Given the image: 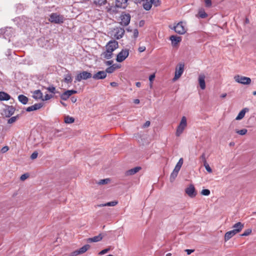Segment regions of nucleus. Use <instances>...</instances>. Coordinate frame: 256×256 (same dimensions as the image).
<instances>
[{
    "label": "nucleus",
    "mask_w": 256,
    "mask_h": 256,
    "mask_svg": "<svg viewBox=\"0 0 256 256\" xmlns=\"http://www.w3.org/2000/svg\"><path fill=\"white\" fill-rule=\"evenodd\" d=\"M252 230L251 229H247L246 230H245V231L244 232L241 234L242 236H248V235H250L251 233H252Z\"/></svg>",
    "instance_id": "4c0bfd02"
},
{
    "label": "nucleus",
    "mask_w": 256,
    "mask_h": 256,
    "mask_svg": "<svg viewBox=\"0 0 256 256\" xmlns=\"http://www.w3.org/2000/svg\"><path fill=\"white\" fill-rule=\"evenodd\" d=\"M64 82L67 84L71 83L72 82V76L70 74H66L64 78Z\"/></svg>",
    "instance_id": "2f4dec72"
},
{
    "label": "nucleus",
    "mask_w": 256,
    "mask_h": 256,
    "mask_svg": "<svg viewBox=\"0 0 256 256\" xmlns=\"http://www.w3.org/2000/svg\"><path fill=\"white\" fill-rule=\"evenodd\" d=\"M68 90V92L70 93V96H72L73 94H75L77 93V91H76L75 90Z\"/></svg>",
    "instance_id": "e2e57ef3"
},
{
    "label": "nucleus",
    "mask_w": 256,
    "mask_h": 256,
    "mask_svg": "<svg viewBox=\"0 0 256 256\" xmlns=\"http://www.w3.org/2000/svg\"><path fill=\"white\" fill-rule=\"evenodd\" d=\"M146 49V46H141L138 48V50L140 52H142L145 51Z\"/></svg>",
    "instance_id": "5fc2aeb1"
},
{
    "label": "nucleus",
    "mask_w": 256,
    "mask_h": 256,
    "mask_svg": "<svg viewBox=\"0 0 256 256\" xmlns=\"http://www.w3.org/2000/svg\"><path fill=\"white\" fill-rule=\"evenodd\" d=\"M187 126V120L186 116L182 117L180 123L177 127L176 135L177 136H180L183 132L184 130Z\"/></svg>",
    "instance_id": "f03ea898"
},
{
    "label": "nucleus",
    "mask_w": 256,
    "mask_h": 256,
    "mask_svg": "<svg viewBox=\"0 0 256 256\" xmlns=\"http://www.w3.org/2000/svg\"><path fill=\"white\" fill-rule=\"evenodd\" d=\"M128 0H116V6L118 8H124L126 7Z\"/></svg>",
    "instance_id": "2eb2a0df"
},
{
    "label": "nucleus",
    "mask_w": 256,
    "mask_h": 256,
    "mask_svg": "<svg viewBox=\"0 0 256 256\" xmlns=\"http://www.w3.org/2000/svg\"><path fill=\"white\" fill-rule=\"evenodd\" d=\"M92 77V74L91 73L88 72L86 71H83L82 72H80L77 74L75 78V82H80L82 80H87Z\"/></svg>",
    "instance_id": "6e6552de"
},
{
    "label": "nucleus",
    "mask_w": 256,
    "mask_h": 256,
    "mask_svg": "<svg viewBox=\"0 0 256 256\" xmlns=\"http://www.w3.org/2000/svg\"><path fill=\"white\" fill-rule=\"evenodd\" d=\"M124 34V30L123 28L116 27L111 32V36L117 40L122 38Z\"/></svg>",
    "instance_id": "7ed1b4c3"
},
{
    "label": "nucleus",
    "mask_w": 256,
    "mask_h": 256,
    "mask_svg": "<svg viewBox=\"0 0 256 256\" xmlns=\"http://www.w3.org/2000/svg\"><path fill=\"white\" fill-rule=\"evenodd\" d=\"M110 250V248H105V249L101 250L100 252H99L98 254L103 255V254L107 253Z\"/></svg>",
    "instance_id": "79ce46f5"
},
{
    "label": "nucleus",
    "mask_w": 256,
    "mask_h": 256,
    "mask_svg": "<svg viewBox=\"0 0 256 256\" xmlns=\"http://www.w3.org/2000/svg\"><path fill=\"white\" fill-rule=\"evenodd\" d=\"M155 78V74H151L150 77H149V80L150 82V87L152 86V81L154 80V78Z\"/></svg>",
    "instance_id": "de8ad7c7"
},
{
    "label": "nucleus",
    "mask_w": 256,
    "mask_h": 256,
    "mask_svg": "<svg viewBox=\"0 0 256 256\" xmlns=\"http://www.w3.org/2000/svg\"><path fill=\"white\" fill-rule=\"evenodd\" d=\"M102 234H99L98 236H94L92 238H89L88 240V242H98L101 240L102 239Z\"/></svg>",
    "instance_id": "4be33fe9"
},
{
    "label": "nucleus",
    "mask_w": 256,
    "mask_h": 256,
    "mask_svg": "<svg viewBox=\"0 0 256 256\" xmlns=\"http://www.w3.org/2000/svg\"><path fill=\"white\" fill-rule=\"evenodd\" d=\"M42 106V104H36L34 105L28 106L26 108L27 112H31L33 110H39Z\"/></svg>",
    "instance_id": "a211bd4d"
},
{
    "label": "nucleus",
    "mask_w": 256,
    "mask_h": 256,
    "mask_svg": "<svg viewBox=\"0 0 256 256\" xmlns=\"http://www.w3.org/2000/svg\"><path fill=\"white\" fill-rule=\"evenodd\" d=\"M90 248L89 244H86L78 250L80 254H82L86 252Z\"/></svg>",
    "instance_id": "c85d7f7f"
},
{
    "label": "nucleus",
    "mask_w": 256,
    "mask_h": 256,
    "mask_svg": "<svg viewBox=\"0 0 256 256\" xmlns=\"http://www.w3.org/2000/svg\"><path fill=\"white\" fill-rule=\"evenodd\" d=\"M138 35V32L137 29H135L134 31V38H136Z\"/></svg>",
    "instance_id": "13d9d810"
},
{
    "label": "nucleus",
    "mask_w": 256,
    "mask_h": 256,
    "mask_svg": "<svg viewBox=\"0 0 256 256\" xmlns=\"http://www.w3.org/2000/svg\"><path fill=\"white\" fill-rule=\"evenodd\" d=\"M183 164V158H180L178 162L177 163L176 165L178 166H180V168L182 167V166Z\"/></svg>",
    "instance_id": "6e6d98bb"
},
{
    "label": "nucleus",
    "mask_w": 256,
    "mask_h": 256,
    "mask_svg": "<svg viewBox=\"0 0 256 256\" xmlns=\"http://www.w3.org/2000/svg\"><path fill=\"white\" fill-rule=\"evenodd\" d=\"M118 201H112L110 202H108L106 203V206H116L118 204Z\"/></svg>",
    "instance_id": "e433bc0d"
},
{
    "label": "nucleus",
    "mask_w": 256,
    "mask_h": 256,
    "mask_svg": "<svg viewBox=\"0 0 256 256\" xmlns=\"http://www.w3.org/2000/svg\"><path fill=\"white\" fill-rule=\"evenodd\" d=\"M150 2L155 6H158L160 4V0H150Z\"/></svg>",
    "instance_id": "a18cd8bd"
},
{
    "label": "nucleus",
    "mask_w": 256,
    "mask_h": 256,
    "mask_svg": "<svg viewBox=\"0 0 256 256\" xmlns=\"http://www.w3.org/2000/svg\"><path fill=\"white\" fill-rule=\"evenodd\" d=\"M70 93L68 92V90H66V91L65 92H63L61 95H60V98L62 100H67L69 98L70 96Z\"/></svg>",
    "instance_id": "bb28decb"
},
{
    "label": "nucleus",
    "mask_w": 256,
    "mask_h": 256,
    "mask_svg": "<svg viewBox=\"0 0 256 256\" xmlns=\"http://www.w3.org/2000/svg\"><path fill=\"white\" fill-rule=\"evenodd\" d=\"M204 165L206 169V170L208 172H212V168H210V166L208 165V164L206 162L205 164H204Z\"/></svg>",
    "instance_id": "37998d69"
},
{
    "label": "nucleus",
    "mask_w": 256,
    "mask_h": 256,
    "mask_svg": "<svg viewBox=\"0 0 256 256\" xmlns=\"http://www.w3.org/2000/svg\"><path fill=\"white\" fill-rule=\"evenodd\" d=\"M235 81L243 84H250L251 83V79L248 77L236 75L234 77Z\"/></svg>",
    "instance_id": "0eeeda50"
},
{
    "label": "nucleus",
    "mask_w": 256,
    "mask_h": 256,
    "mask_svg": "<svg viewBox=\"0 0 256 256\" xmlns=\"http://www.w3.org/2000/svg\"><path fill=\"white\" fill-rule=\"evenodd\" d=\"M112 62H113L112 60H108L106 62V64L107 66H110V65L112 64Z\"/></svg>",
    "instance_id": "69168bd1"
},
{
    "label": "nucleus",
    "mask_w": 256,
    "mask_h": 256,
    "mask_svg": "<svg viewBox=\"0 0 256 256\" xmlns=\"http://www.w3.org/2000/svg\"><path fill=\"white\" fill-rule=\"evenodd\" d=\"M170 40L172 41V44L173 46H176L179 42L182 40V38L180 36H172L170 38Z\"/></svg>",
    "instance_id": "4468645a"
},
{
    "label": "nucleus",
    "mask_w": 256,
    "mask_h": 256,
    "mask_svg": "<svg viewBox=\"0 0 256 256\" xmlns=\"http://www.w3.org/2000/svg\"><path fill=\"white\" fill-rule=\"evenodd\" d=\"M112 66L114 67V70L120 68L121 67V66L118 64H112Z\"/></svg>",
    "instance_id": "680f3d73"
},
{
    "label": "nucleus",
    "mask_w": 256,
    "mask_h": 256,
    "mask_svg": "<svg viewBox=\"0 0 256 256\" xmlns=\"http://www.w3.org/2000/svg\"><path fill=\"white\" fill-rule=\"evenodd\" d=\"M106 74L105 71H99L93 75L92 78L94 80H101L106 78Z\"/></svg>",
    "instance_id": "ddd939ff"
},
{
    "label": "nucleus",
    "mask_w": 256,
    "mask_h": 256,
    "mask_svg": "<svg viewBox=\"0 0 256 256\" xmlns=\"http://www.w3.org/2000/svg\"><path fill=\"white\" fill-rule=\"evenodd\" d=\"M74 122V118L68 116H65L64 122L66 124H72Z\"/></svg>",
    "instance_id": "c756f323"
},
{
    "label": "nucleus",
    "mask_w": 256,
    "mask_h": 256,
    "mask_svg": "<svg viewBox=\"0 0 256 256\" xmlns=\"http://www.w3.org/2000/svg\"><path fill=\"white\" fill-rule=\"evenodd\" d=\"M247 132L248 130L246 128H243L240 130H236V132L241 136L245 135Z\"/></svg>",
    "instance_id": "7c9ffc66"
},
{
    "label": "nucleus",
    "mask_w": 256,
    "mask_h": 256,
    "mask_svg": "<svg viewBox=\"0 0 256 256\" xmlns=\"http://www.w3.org/2000/svg\"><path fill=\"white\" fill-rule=\"evenodd\" d=\"M46 90H48L52 94L56 93V88L53 86L47 88Z\"/></svg>",
    "instance_id": "a19ab883"
},
{
    "label": "nucleus",
    "mask_w": 256,
    "mask_h": 256,
    "mask_svg": "<svg viewBox=\"0 0 256 256\" xmlns=\"http://www.w3.org/2000/svg\"><path fill=\"white\" fill-rule=\"evenodd\" d=\"M249 110L248 108H243L238 114L236 118V120H240L242 119L246 113V112H248Z\"/></svg>",
    "instance_id": "aec40b11"
},
{
    "label": "nucleus",
    "mask_w": 256,
    "mask_h": 256,
    "mask_svg": "<svg viewBox=\"0 0 256 256\" xmlns=\"http://www.w3.org/2000/svg\"><path fill=\"white\" fill-rule=\"evenodd\" d=\"M18 99L20 102H21L22 104H26L28 100V98L26 96L22 94L18 96Z\"/></svg>",
    "instance_id": "a878e982"
},
{
    "label": "nucleus",
    "mask_w": 256,
    "mask_h": 256,
    "mask_svg": "<svg viewBox=\"0 0 256 256\" xmlns=\"http://www.w3.org/2000/svg\"><path fill=\"white\" fill-rule=\"evenodd\" d=\"M43 94L40 90H36L33 93V98L35 99H42Z\"/></svg>",
    "instance_id": "b1692460"
},
{
    "label": "nucleus",
    "mask_w": 256,
    "mask_h": 256,
    "mask_svg": "<svg viewBox=\"0 0 256 256\" xmlns=\"http://www.w3.org/2000/svg\"><path fill=\"white\" fill-rule=\"evenodd\" d=\"M9 150V148L8 146H4L0 150L1 152L2 153H4L8 151Z\"/></svg>",
    "instance_id": "864d4df0"
},
{
    "label": "nucleus",
    "mask_w": 256,
    "mask_h": 256,
    "mask_svg": "<svg viewBox=\"0 0 256 256\" xmlns=\"http://www.w3.org/2000/svg\"><path fill=\"white\" fill-rule=\"evenodd\" d=\"M64 18L62 16L57 14L56 13H52L49 18V21L54 24L63 23Z\"/></svg>",
    "instance_id": "423d86ee"
},
{
    "label": "nucleus",
    "mask_w": 256,
    "mask_h": 256,
    "mask_svg": "<svg viewBox=\"0 0 256 256\" xmlns=\"http://www.w3.org/2000/svg\"><path fill=\"white\" fill-rule=\"evenodd\" d=\"M180 166H178L176 164V166H175V168H174L173 171L178 174V172L180 171Z\"/></svg>",
    "instance_id": "bf43d9fd"
},
{
    "label": "nucleus",
    "mask_w": 256,
    "mask_h": 256,
    "mask_svg": "<svg viewBox=\"0 0 256 256\" xmlns=\"http://www.w3.org/2000/svg\"><path fill=\"white\" fill-rule=\"evenodd\" d=\"M38 153L36 152H34L32 154V155L30 156V158L32 160H34L38 157Z\"/></svg>",
    "instance_id": "3c124183"
},
{
    "label": "nucleus",
    "mask_w": 256,
    "mask_h": 256,
    "mask_svg": "<svg viewBox=\"0 0 256 256\" xmlns=\"http://www.w3.org/2000/svg\"><path fill=\"white\" fill-rule=\"evenodd\" d=\"M152 4L150 2H146L143 4L144 8L146 10H150L152 8Z\"/></svg>",
    "instance_id": "72a5a7b5"
},
{
    "label": "nucleus",
    "mask_w": 256,
    "mask_h": 256,
    "mask_svg": "<svg viewBox=\"0 0 256 256\" xmlns=\"http://www.w3.org/2000/svg\"><path fill=\"white\" fill-rule=\"evenodd\" d=\"M200 158L202 159V160L204 164H205V163L207 162L206 160V154H204V153L202 154V156H200Z\"/></svg>",
    "instance_id": "603ef678"
},
{
    "label": "nucleus",
    "mask_w": 256,
    "mask_h": 256,
    "mask_svg": "<svg viewBox=\"0 0 256 256\" xmlns=\"http://www.w3.org/2000/svg\"><path fill=\"white\" fill-rule=\"evenodd\" d=\"M185 192L186 194L190 198H194L196 195V191L194 186L192 184L189 186L186 189Z\"/></svg>",
    "instance_id": "9b49d317"
},
{
    "label": "nucleus",
    "mask_w": 256,
    "mask_h": 256,
    "mask_svg": "<svg viewBox=\"0 0 256 256\" xmlns=\"http://www.w3.org/2000/svg\"><path fill=\"white\" fill-rule=\"evenodd\" d=\"M140 100L138 99H135L134 100V102L135 104H138L140 103Z\"/></svg>",
    "instance_id": "774afa93"
},
{
    "label": "nucleus",
    "mask_w": 256,
    "mask_h": 256,
    "mask_svg": "<svg viewBox=\"0 0 256 256\" xmlns=\"http://www.w3.org/2000/svg\"><path fill=\"white\" fill-rule=\"evenodd\" d=\"M19 118V116L18 115L16 116H12L9 118L8 120V123L9 124H12L14 122Z\"/></svg>",
    "instance_id": "473e14b6"
},
{
    "label": "nucleus",
    "mask_w": 256,
    "mask_h": 256,
    "mask_svg": "<svg viewBox=\"0 0 256 256\" xmlns=\"http://www.w3.org/2000/svg\"><path fill=\"white\" fill-rule=\"evenodd\" d=\"M236 234L233 230L228 231L225 234L224 240L226 242Z\"/></svg>",
    "instance_id": "5701e85b"
},
{
    "label": "nucleus",
    "mask_w": 256,
    "mask_h": 256,
    "mask_svg": "<svg viewBox=\"0 0 256 256\" xmlns=\"http://www.w3.org/2000/svg\"><path fill=\"white\" fill-rule=\"evenodd\" d=\"M129 50L124 48L122 49L118 54L116 60L118 62L124 61L129 56Z\"/></svg>",
    "instance_id": "39448f33"
},
{
    "label": "nucleus",
    "mask_w": 256,
    "mask_h": 256,
    "mask_svg": "<svg viewBox=\"0 0 256 256\" xmlns=\"http://www.w3.org/2000/svg\"><path fill=\"white\" fill-rule=\"evenodd\" d=\"M52 95L46 94L44 96V98L43 97L42 98V100L43 101L47 100H48L50 99L51 98H52Z\"/></svg>",
    "instance_id": "c03bdc74"
},
{
    "label": "nucleus",
    "mask_w": 256,
    "mask_h": 256,
    "mask_svg": "<svg viewBox=\"0 0 256 256\" xmlns=\"http://www.w3.org/2000/svg\"><path fill=\"white\" fill-rule=\"evenodd\" d=\"M94 4L98 6H101L105 4L107 1L106 0H92Z\"/></svg>",
    "instance_id": "cd10ccee"
},
{
    "label": "nucleus",
    "mask_w": 256,
    "mask_h": 256,
    "mask_svg": "<svg viewBox=\"0 0 256 256\" xmlns=\"http://www.w3.org/2000/svg\"><path fill=\"white\" fill-rule=\"evenodd\" d=\"M110 84L112 87H116L118 86V84L116 82H112Z\"/></svg>",
    "instance_id": "0e129e2a"
},
{
    "label": "nucleus",
    "mask_w": 256,
    "mask_h": 256,
    "mask_svg": "<svg viewBox=\"0 0 256 256\" xmlns=\"http://www.w3.org/2000/svg\"><path fill=\"white\" fill-rule=\"evenodd\" d=\"M105 47L106 50L102 54V56L108 60L112 58L113 52L118 48V44L115 40H111L107 43Z\"/></svg>",
    "instance_id": "f257e3e1"
},
{
    "label": "nucleus",
    "mask_w": 256,
    "mask_h": 256,
    "mask_svg": "<svg viewBox=\"0 0 256 256\" xmlns=\"http://www.w3.org/2000/svg\"><path fill=\"white\" fill-rule=\"evenodd\" d=\"M80 254L78 250H74L71 252L70 254V256H76Z\"/></svg>",
    "instance_id": "09e8293b"
},
{
    "label": "nucleus",
    "mask_w": 256,
    "mask_h": 256,
    "mask_svg": "<svg viewBox=\"0 0 256 256\" xmlns=\"http://www.w3.org/2000/svg\"><path fill=\"white\" fill-rule=\"evenodd\" d=\"M120 24L122 26H126L128 24L130 20V14H122L120 16Z\"/></svg>",
    "instance_id": "9d476101"
},
{
    "label": "nucleus",
    "mask_w": 256,
    "mask_h": 256,
    "mask_svg": "<svg viewBox=\"0 0 256 256\" xmlns=\"http://www.w3.org/2000/svg\"><path fill=\"white\" fill-rule=\"evenodd\" d=\"M184 64H179L176 68L174 76L173 78V81H176L182 74L184 70Z\"/></svg>",
    "instance_id": "1a4fd4ad"
},
{
    "label": "nucleus",
    "mask_w": 256,
    "mask_h": 256,
    "mask_svg": "<svg viewBox=\"0 0 256 256\" xmlns=\"http://www.w3.org/2000/svg\"><path fill=\"white\" fill-rule=\"evenodd\" d=\"M194 250H189V249H186L185 250V251L186 252L187 254L188 255H190V254H191L192 252H194Z\"/></svg>",
    "instance_id": "052dcab7"
},
{
    "label": "nucleus",
    "mask_w": 256,
    "mask_h": 256,
    "mask_svg": "<svg viewBox=\"0 0 256 256\" xmlns=\"http://www.w3.org/2000/svg\"><path fill=\"white\" fill-rule=\"evenodd\" d=\"M172 28L176 32L180 34H184L187 31L186 24L182 22H179L176 26H174Z\"/></svg>",
    "instance_id": "20e7f679"
},
{
    "label": "nucleus",
    "mask_w": 256,
    "mask_h": 256,
    "mask_svg": "<svg viewBox=\"0 0 256 256\" xmlns=\"http://www.w3.org/2000/svg\"><path fill=\"white\" fill-rule=\"evenodd\" d=\"M201 194L204 196H208L210 194V191L209 190L204 189L202 190Z\"/></svg>",
    "instance_id": "ea45409f"
},
{
    "label": "nucleus",
    "mask_w": 256,
    "mask_h": 256,
    "mask_svg": "<svg viewBox=\"0 0 256 256\" xmlns=\"http://www.w3.org/2000/svg\"><path fill=\"white\" fill-rule=\"evenodd\" d=\"M197 16L202 18H206L208 16L207 14L203 8L199 10Z\"/></svg>",
    "instance_id": "393cba45"
},
{
    "label": "nucleus",
    "mask_w": 256,
    "mask_h": 256,
    "mask_svg": "<svg viewBox=\"0 0 256 256\" xmlns=\"http://www.w3.org/2000/svg\"><path fill=\"white\" fill-rule=\"evenodd\" d=\"M204 2L206 7H210L212 6L211 0H204Z\"/></svg>",
    "instance_id": "8fccbe9b"
},
{
    "label": "nucleus",
    "mask_w": 256,
    "mask_h": 256,
    "mask_svg": "<svg viewBox=\"0 0 256 256\" xmlns=\"http://www.w3.org/2000/svg\"><path fill=\"white\" fill-rule=\"evenodd\" d=\"M205 78L206 76L204 74H201L198 76V82L202 90H204L206 88Z\"/></svg>",
    "instance_id": "f8f14e48"
},
{
    "label": "nucleus",
    "mask_w": 256,
    "mask_h": 256,
    "mask_svg": "<svg viewBox=\"0 0 256 256\" xmlns=\"http://www.w3.org/2000/svg\"><path fill=\"white\" fill-rule=\"evenodd\" d=\"M76 100H77L76 98H74V97H72V98H71V100H72V102H74V103L76 102Z\"/></svg>",
    "instance_id": "338daca9"
},
{
    "label": "nucleus",
    "mask_w": 256,
    "mask_h": 256,
    "mask_svg": "<svg viewBox=\"0 0 256 256\" xmlns=\"http://www.w3.org/2000/svg\"><path fill=\"white\" fill-rule=\"evenodd\" d=\"M15 112V108L12 106H8L4 110V113L6 116H10L12 115Z\"/></svg>",
    "instance_id": "f3484780"
},
{
    "label": "nucleus",
    "mask_w": 256,
    "mask_h": 256,
    "mask_svg": "<svg viewBox=\"0 0 256 256\" xmlns=\"http://www.w3.org/2000/svg\"><path fill=\"white\" fill-rule=\"evenodd\" d=\"M115 70H114V67L112 66L107 68L106 70V73H108V74H112V72H114Z\"/></svg>",
    "instance_id": "f704fd0d"
},
{
    "label": "nucleus",
    "mask_w": 256,
    "mask_h": 256,
    "mask_svg": "<svg viewBox=\"0 0 256 256\" xmlns=\"http://www.w3.org/2000/svg\"><path fill=\"white\" fill-rule=\"evenodd\" d=\"M150 122L148 120L146 121L142 126L143 128H148L150 126Z\"/></svg>",
    "instance_id": "4d7b16f0"
},
{
    "label": "nucleus",
    "mask_w": 256,
    "mask_h": 256,
    "mask_svg": "<svg viewBox=\"0 0 256 256\" xmlns=\"http://www.w3.org/2000/svg\"><path fill=\"white\" fill-rule=\"evenodd\" d=\"M244 227V224L240 222H238L233 226L232 230L236 234L240 232Z\"/></svg>",
    "instance_id": "dca6fc26"
},
{
    "label": "nucleus",
    "mask_w": 256,
    "mask_h": 256,
    "mask_svg": "<svg viewBox=\"0 0 256 256\" xmlns=\"http://www.w3.org/2000/svg\"><path fill=\"white\" fill-rule=\"evenodd\" d=\"M28 176L29 175L28 174H24L20 176V179L21 180L24 181L25 180H26Z\"/></svg>",
    "instance_id": "49530a36"
},
{
    "label": "nucleus",
    "mask_w": 256,
    "mask_h": 256,
    "mask_svg": "<svg viewBox=\"0 0 256 256\" xmlns=\"http://www.w3.org/2000/svg\"><path fill=\"white\" fill-rule=\"evenodd\" d=\"M10 99V96L4 92H0V100H8Z\"/></svg>",
    "instance_id": "412c9836"
},
{
    "label": "nucleus",
    "mask_w": 256,
    "mask_h": 256,
    "mask_svg": "<svg viewBox=\"0 0 256 256\" xmlns=\"http://www.w3.org/2000/svg\"><path fill=\"white\" fill-rule=\"evenodd\" d=\"M110 181L109 178H106L104 180H101L99 182V184H108Z\"/></svg>",
    "instance_id": "58836bf2"
},
{
    "label": "nucleus",
    "mask_w": 256,
    "mask_h": 256,
    "mask_svg": "<svg viewBox=\"0 0 256 256\" xmlns=\"http://www.w3.org/2000/svg\"><path fill=\"white\" fill-rule=\"evenodd\" d=\"M140 169H141L140 167H138V166L135 167L133 168H132L130 170H127L126 172V176H132V175L134 174H135L138 172Z\"/></svg>",
    "instance_id": "6ab92c4d"
},
{
    "label": "nucleus",
    "mask_w": 256,
    "mask_h": 256,
    "mask_svg": "<svg viewBox=\"0 0 256 256\" xmlns=\"http://www.w3.org/2000/svg\"><path fill=\"white\" fill-rule=\"evenodd\" d=\"M178 173L174 171L172 172L170 176V180L171 182H172L175 180L176 178L178 176Z\"/></svg>",
    "instance_id": "c9c22d12"
}]
</instances>
